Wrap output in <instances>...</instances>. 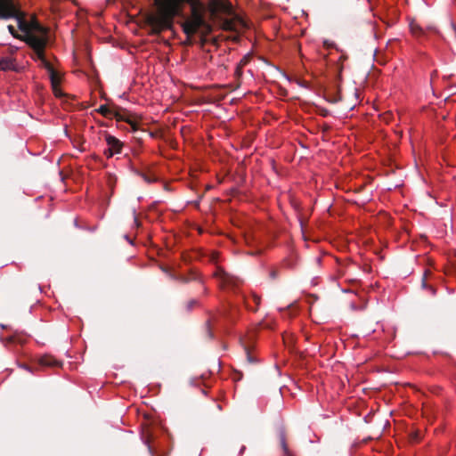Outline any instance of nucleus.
<instances>
[{"mask_svg": "<svg viewBox=\"0 0 456 456\" xmlns=\"http://www.w3.org/2000/svg\"><path fill=\"white\" fill-rule=\"evenodd\" d=\"M113 118H115L117 121L126 122L131 126V128L134 132L139 129V117L136 114L132 113L125 109L116 106Z\"/></svg>", "mask_w": 456, "mask_h": 456, "instance_id": "nucleus-3", "label": "nucleus"}, {"mask_svg": "<svg viewBox=\"0 0 456 456\" xmlns=\"http://www.w3.org/2000/svg\"><path fill=\"white\" fill-rule=\"evenodd\" d=\"M215 274L216 276L219 277L224 283H227L230 281L228 274L221 269H218Z\"/></svg>", "mask_w": 456, "mask_h": 456, "instance_id": "nucleus-10", "label": "nucleus"}, {"mask_svg": "<svg viewBox=\"0 0 456 456\" xmlns=\"http://www.w3.org/2000/svg\"><path fill=\"white\" fill-rule=\"evenodd\" d=\"M325 45H326L328 47L331 46V45H330V44H328V43H326V42H325Z\"/></svg>", "mask_w": 456, "mask_h": 456, "instance_id": "nucleus-18", "label": "nucleus"}, {"mask_svg": "<svg viewBox=\"0 0 456 456\" xmlns=\"http://www.w3.org/2000/svg\"><path fill=\"white\" fill-rule=\"evenodd\" d=\"M411 33L416 38H423L427 35V30L415 21L410 23Z\"/></svg>", "mask_w": 456, "mask_h": 456, "instance_id": "nucleus-5", "label": "nucleus"}, {"mask_svg": "<svg viewBox=\"0 0 456 456\" xmlns=\"http://www.w3.org/2000/svg\"><path fill=\"white\" fill-rule=\"evenodd\" d=\"M105 141L108 145V148L104 151V155L106 158L110 159L116 154L121 153L123 149V142L119 139L113 135L107 134Z\"/></svg>", "mask_w": 456, "mask_h": 456, "instance_id": "nucleus-4", "label": "nucleus"}, {"mask_svg": "<svg viewBox=\"0 0 456 456\" xmlns=\"http://www.w3.org/2000/svg\"><path fill=\"white\" fill-rule=\"evenodd\" d=\"M39 363L42 365V366H58L59 365V362L57 360H55L53 357L50 356V355H45V356H42L40 359H39Z\"/></svg>", "mask_w": 456, "mask_h": 456, "instance_id": "nucleus-8", "label": "nucleus"}, {"mask_svg": "<svg viewBox=\"0 0 456 456\" xmlns=\"http://www.w3.org/2000/svg\"><path fill=\"white\" fill-rule=\"evenodd\" d=\"M450 26H451V28L454 32L455 37H456V27H455L454 23L451 22Z\"/></svg>", "mask_w": 456, "mask_h": 456, "instance_id": "nucleus-16", "label": "nucleus"}, {"mask_svg": "<svg viewBox=\"0 0 456 456\" xmlns=\"http://www.w3.org/2000/svg\"><path fill=\"white\" fill-rule=\"evenodd\" d=\"M9 2L12 9V14L7 16L0 12V18L16 19L18 28L21 32L20 37H23L24 40L33 48L37 60L40 61L41 65L48 72L51 80V86L61 85V75L54 69L53 65L46 60L45 56V48L47 43V30L42 27L36 20L31 19L30 20H28L25 17V14L20 12V7L14 2V0H9ZM8 29L12 36L17 37H19L16 35V29L13 26L9 25Z\"/></svg>", "mask_w": 456, "mask_h": 456, "instance_id": "nucleus-1", "label": "nucleus"}, {"mask_svg": "<svg viewBox=\"0 0 456 456\" xmlns=\"http://www.w3.org/2000/svg\"><path fill=\"white\" fill-rule=\"evenodd\" d=\"M224 28L227 30L235 29V22L233 20H225L224 23Z\"/></svg>", "mask_w": 456, "mask_h": 456, "instance_id": "nucleus-13", "label": "nucleus"}, {"mask_svg": "<svg viewBox=\"0 0 456 456\" xmlns=\"http://www.w3.org/2000/svg\"><path fill=\"white\" fill-rule=\"evenodd\" d=\"M184 4H191V17H189L183 23V32L187 35V36H192L194 35L198 30L199 28L204 24V19H203V15L201 13V12L198 9L197 7V2L196 0H191L190 2H183L182 4V6H181V10L179 12H177L175 15H174L172 17V19L170 20V22L168 24V26H167L166 28H159L158 26H157V22H156V20L159 16H160V12H159V7L156 5L157 7V12H156V15L152 16L150 18V24L153 29L154 32L156 33H160L161 31L163 30H166L167 28H169L171 26H172V23H173V20L175 16H179L183 13V5Z\"/></svg>", "mask_w": 456, "mask_h": 456, "instance_id": "nucleus-2", "label": "nucleus"}, {"mask_svg": "<svg viewBox=\"0 0 456 456\" xmlns=\"http://www.w3.org/2000/svg\"><path fill=\"white\" fill-rule=\"evenodd\" d=\"M15 69L14 60L11 57H0V70H12Z\"/></svg>", "mask_w": 456, "mask_h": 456, "instance_id": "nucleus-6", "label": "nucleus"}, {"mask_svg": "<svg viewBox=\"0 0 456 456\" xmlns=\"http://www.w3.org/2000/svg\"><path fill=\"white\" fill-rule=\"evenodd\" d=\"M253 300L256 303V305H259V303H260V297H257L256 295H253Z\"/></svg>", "mask_w": 456, "mask_h": 456, "instance_id": "nucleus-15", "label": "nucleus"}, {"mask_svg": "<svg viewBox=\"0 0 456 456\" xmlns=\"http://www.w3.org/2000/svg\"><path fill=\"white\" fill-rule=\"evenodd\" d=\"M116 106L101 105L97 110L98 113L108 118H113Z\"/></svg>", "mask_w": 456, "mask_h": 456, "instance_id": "nucleus-7", "label": "nucleus"}, {"mask_svg": "<svg viewBox=\"0 0 456 456\" xmlns=\"http://www.w3.org/2000/svg\"><path fill=\"white\" fill-rule=\"evenodd\" d=\"M250 60V55L248 54V55H245L240 61V62L238 63L239 65V69H242L244 66H246L248 64V62Z\"/></svg>", "mask_w": 456, "mask_h": 456, "instance_id": "nucleus-11", "label": "nucleus"}, {"mask_svg": "<svg viewBox=\"0 0 456 456\" xmlns=\"http://www.w3.org/2000/svg\"><path fill=\"white\" fill-rule=\"evenodd\" d=\"M53 93L56 97H61L63 95V93L61 92V89L60 87V85H54L52 86Z\"/></svg>", "mask_w": 456, "mask_h": 456, "instance_id": "nucleus-12", "label": "nucleus"}, {"mask_svg": "<svg viewBox=\"0 0 456 456\" xmlns=\"http://www.w3.org/2000/svg\"><path fill=\"white\" fill-rule=\"evenodd\" d=\"M241 74H242V69H239V65H237L236 69H235V75L238 77H240Z\"/></svg>", "mask_w": 456, "mask_h": 456, "instance_id": "nucleus-14", "label": "nucleus"}, {"mask_svg": "<svg viewBox=\"0 0 456 456\" xmlns=\"http://www.w3.org/2000/svg\"><path fill=\"white\" fill-rule=\"evenodd\" d=\"M11 5L9 0H0V12L4 15L12 14Z\"/></svg>", "mask_w": 456, "mask_h": 456, "instance_id": "nucleus-9", "label": "nucleus"}, {"mask_svg": "<svg viewBox=\"0 0 456 456\" xmlns=\"http://www.w3.org/2000/svg\"><path fill=\"white\" fill-rule=\"evenodd\" d=\"M241 343H242L244 346H246L244 341H242V340H241ZM245 349H246V351H248L247 346H245ZM247 355H248V361H251V358H250V356H249V354H248V352H247Z\"/></svg>", "mask_w": 456, "mask_h": 456, "instance_id": "nucleus-17", "label": "nucleus"}]
</instances>
